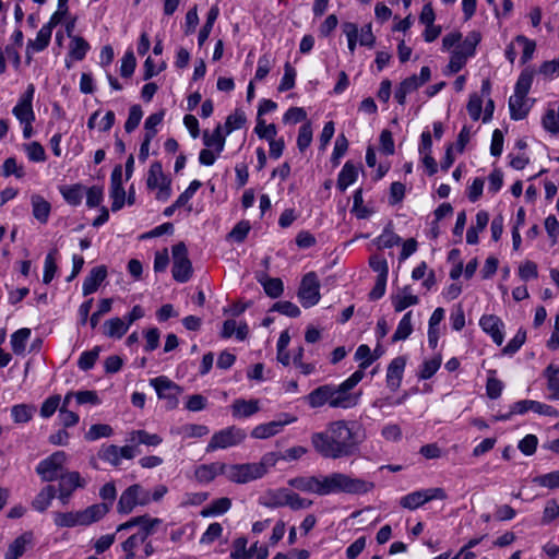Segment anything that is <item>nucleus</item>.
<instances>
[{
	"label": "nucleus",
	"mask_w": 559,
	"mask_h": 559,
	"mask_svg": "<svg viewBox=\"0 0 559 559\" xmlns=\"http://www.w3.org/2000/svg\"><path fill=\"white\" fill-rule=\"evenodd\" d=\"M288 485L299 491L318 496L337 493L361 496L372 491L374 488L372 481L341 472L318 476H298L290 478Z\"/></svg>",
	"instance_id": "1"
},
{
	"label": "nucleus",
	"mask_w": 559,
	"mask_h": 559,
	"mask_svg": "<svg viewBox=\"0 0 559 559\" xmlns=\"http://www.w3.org/2000/svg\"><path fill=\"white\" fill-rule=\"evenodd\" d=\"M361 428L355 421L335 420L325 431L314 432L311 443L314 450L326 459H341L355 454L362 441Z\"/></svg>",
	"instance_id": "2"
},
{
	"label": "nucleus",
	"mask_w": 559,
	"mask_h": 559,
	"mask_svg": "<svg viewBox=\"0 0 559 559\" xmlns=\"http://www.w3.org/2000/svg\"><path fill=\"white\" fill-rule=\"evenodd\" d=\"M160 523L157 518L141 515L118 525L117 533L138 527V531L121 544L124 554L122 559H146L152 556L154 548L148 537Z\"/></svg>",
	"instance_id": "3"
},
{
	"label": "nucleus",
	"mask_w": 559,
	"mask_h": 559,
	"mask_svg": "<svg viewBox=\"0 0 559 559\" xmlns=\"http://www.w3.org/2000/svg\"><path fill=\"white\" fill-rule=\"evenodd\" d=\"M280 460V453L267 452L259 462L226 464V478L235 484H247L261 479Z\"/></svg>",
	"instance_id": "4"
},
{
	"label": "nucleus",
	"mask_w": 559,
	"mask_h": 559,
	"mask_svg": "<svg viewBox=\"0 0 559 559\" xmlns=\"http://www.w3.org/2000/svg\"><path fill=\"white\" fill-rule=\"evenodd\" d=\"M108 510L105 503H96L81 511L57 512L53 523L58 527L88 526L103 519Z\"/></svg>",
	"instance_id": "5"
},
{
	"label": "nucleus",
	"mask_w": 559,
	"mask_h": 559,
	"mask_svg": "<svg viewBox=\"0 0 559 559\" xmlns=\"http://www.w3.org/2000/svg\"><path fill=\"white\" fill-rule=\"evenodd\" d=\"M481 40V35L477 31H473L466 35L463 41L453 50L448 66L443 70L445 75H451L460 72L467 63L469 58L476 53V47Z\"/></svg>",
	"instance_id": "6"
},
{
	"label": "nucleus",
	"mask_w": 559,
	"mask_h": 559,
	"mask_svg": "<svg viewBox=\"0 0 559 559\" xmlns=\"http://www.w3.org/2000/svg\"><path fill=\"white\" fill-rule=\"evenodd\" d=\"M362 380L361 371H355L342 383L332 384V408L348 409L355 407L360 400V392H352V390Z\"/></svg>",
	"instance_id": "7"
},
{
	"label": "nucleus",
	"mask_w": 559,
	"mask_h": 559,
	"mask_svg": "<svg viewBox=\"0 0 559 559\" xmlns=\"http://www.w3.org/2000/svg\"><path fill=\"white\" fill-rule=\"evenodd\" d=\"M151 503V491L140 484H133L122 491L117 503L120 514H129L138 507Z\"/></svg>",
	"instance_id": "8"
},
{
	"label": "nucleus",
	"mask_w": 559,
	"mask_h": 559,
	"mask_svg": "<svg viewBox=\"0 0 559 559\" xmlns=\"http://www.w3.org/2000/svg\"><path fill=\"white\" fill-rule=\"evenodd\" d=\"M146 187L154 192L157 201L166 202L171 197V179L164 174L159 162L151 164L146 177Z\"/></svg>",
	"instance_id": "9"
},
{
	"label": "nucleus",
	"mask_w": 559,
	"mask_h": 559,
	"mask_svg": "<svg viewBox=\"0 0 559 559\" xmlns=\"http://www.w3.org/2000/svg\"><path fill=\"white\" fill-rule=\"evenodd\" d=\"M246 438L247 432L245 429L237 426H229L213 433L205 451L210 453L217 450L234 448L240 445Z\"/></svg>",
	"instance_id": "10"
},
{
	"label": "nucleus",
	"mask_w": 559,
	"mask_h": 559,
	"mask_svg": "<svg viewBox=\"0 0 559 559\" xmlns=\"http://www.w3.org/2000/svg\"><path fill=\"white\" fill-rule=\"evenodd\" d=\"M173 255V277L179 283H186L191 278L192 264L188 257V249L183 242H179L171 248Z\"/></svg>",
	"instance_id": "11"
},
{
	"label": "nucleus",
	"mask_w": 559,
	"mask_h": 559,
	"mask_svg": "<svg viewBox=\"0 0 559 559\" xmlns=\"http://www.w3.org/2000/svg\"><path fill=\"white\" fill-rule=\"evenodd\" d=\"M68 455L63 451H57L47 459L40 461L36 467L37 474L44 481H52L63 474V467Z\"/></svg>",
	"instance_id": "12"
},
{
	"label": "nucleus",
	"mask_w": 559,
	"mask_h": 559,
	"mask_svg": "<svg viewBox=\"0 0 559 559\" xmlns=\"http://www.w3.org/2000/svg\"><path fill=\"white\" fill-rule=\"evenodd\" d=\"M431 79V70L429 67H423L420 74H413L404 79L395 88L394 98L396 102L404 106L406 104L407 95L417 91L420 86L427 83Z\"/></svg>",
	"instance_id": "13"
},
{
	"label": "nucleus",
	"mask_w": 559,
	"mask_h": 559,
	"mask_svg": "<svg viewBox=\"0 0 559 559\" xmlns=\"http://www.w3.org/2000/svg\"><path fill=\"white\" fill-rule=\"evenodd\" d=\"M445 498L447 493L442 488L420 489L403 496L400 499V506L408 510H416L431 500H444Z\"/></svg>",
	"instance_id": "14"
},
{
	"label": "nucleus",
	"mask_w": 559,
	"mask_h": 559,
	"mask_svg": "<svg viewBox=\"0 0 559 559\" xmlns=\"http://www.w3.org/2000/svg\"><path fill=\"white\" fill-rule=\"evenodd\" d=\"M320 284L316 273H307L300 283L298 298L304 308H310L320 300Z\"/></svg>",
	"instance_id": "15"
},
{
	"label": "nucleus",
	"mask_w": 559,
	"mask_h": 559,
	"mask_svg": "<svg viewBox=\"0 0 559 559\" xmlns=\"http://www.w3.org/2000/svg\"><path fill=\"white\" fill-rule=\"evenodd\" d=\"M135 456V451L132 445L118 447L115 444H102L97 452V457L103 462L118 467L122 460H132Z\"/></svg>",
	"instance_id": "16"
},
{
	"label": "nucleus",
	"mask_w": 559,
	"mask_h": 559,
	"mask_svg": "<svg viewBox=\"0 0 559 559\" xmlns=\"http://www.w3.org/2000/svg\"><path fill=\"white\" fill-rule=\"evenodd\" d=\"M150 384L155 389L157 396L167 401L168 408H175L178 405V396L181 389L167 377L160 376L150 380Z\"/></svg>",
	"instance_id": "17"
},
{
	"label": "nucleus",
	"mask_w": 559,
	"mask_h": 559,
	"mask_svg": "<svg viewBox=\"0 0 559 559\" xmlns=\"http://www.w3.org/2000/svg\"><path fill=\"white\" fill-rule=\"evenodd\" d=\"M35 95L34 84H28L25 92L20 95L12 114L19 122L35 121V111L33 109V99Z\"/></svg>",
	"instance_id": "18"
},
{
	"label": "nucleus",
	"mask_w": 559,
	"mask_h": 559,
	"mask_svg": "<svg viewBox=\"0 0 559 559\" xmlns=\"http://www.w3.org/2000/svg\"><path fill=\"white\" fill-rule=\"evenodd\" d=\"M478 324L481 331L487 334L496 345L501 346L503 344L506 324L501 318L496 314L485 313L480 317Z\"/></svg>",
	"instance_id": "19"
},
{
	"label": "nucleus",
	"mask_w": 559,
	"mask_h": 559,
	"mask_svg": "<svg viewBox=\"0 0 559 559\" xmlns=\"http://www.w3.org/2000/svg\"><path fill=\"white\" fill-rule=\"evenodd\" d=\"M297 420V417L289 414H284L280 420H272L265 424L255 426L251 431V437L254 439H267L280 433L283 428Z\"/></svg>",
	"instance_id": "20"
},
{
	"label": "nucleus",
	"mask_w": 559,
	"mask_h": 559,
	"mask_svg": "<svg viewBox=\"0 0 559 559\" xmlns=\"http://www.w3.org/2000/svg\"><path fill=\"white\" fill-rule=\"evenodd\" d=\"M59 479L58 499L62 504H67L69 502L75 489L85 486V480L78 472L63 473Z\"/></svg>",
	"instance_id": "21"
},
{
	"label": "nucleus",
	"mask_w": 559,
	"mask_h": 559,
	"mask_svg": "<svg viewBox=\"0 0 559 559\" xmlns=\"http://www.w3.org/2000/svg\"><path fill=\"white\" fill-rule=\"evenodd\" d=\"M342 32L348 38V33L353 35V40L358 41L360 46L371 48L374 45L376 37L372 33V26L370 23L358 27L356 23L345 22L342 24Z\"/></svg>",
	"instance_id": "22"
},
{
	"label": "nucleus",
	"mask_w": 559,
	"mask_h": 559,
	"mask_svg": "<svg viewBox=\"0 0 559 559\" xmlns=\"http://www.w3.org/2000/svg\"><path fill=\"white\" fill-rule=\"evenodd\" d=\"M527 412H533L543 416L559 417V412L556 408L538 401L521 400L512 404V413L523 415Z\"/></svg>",
	"instance_id": "23"
},
{
	"label": "nucleus",
	"mask_w": 559,
	"mask_h": 559,
	"mask_svg": "<svg viewBox=\"0 0 559 559\" xmlns=\"http://www.w3.org/2000/svg\"><path fill=\"white\" fill-rule=\"evenodd\" d=\"M219 475L226 477V463L213 462L201 464L194 469L195 479L202 484H209Z\"/></svg>",
	"instance_id": "24"
},
{
	"label": "nucleus",
	"mask_w": 559,
	"mask_h": 559,
	"mask_svg": "<svg viewBox=\"0 0 559 559\" xmlns=\"http://www.w3.org/2000/svg\"><path fill=\"white\" fill-rule=\"evenodd\" d=\"M33 545L34 534L29 531L24 532L8 546V550L4 554V559L21 558L28 548L33 547Z\"/></svg>",
	"instance_id": "25"
},
{
	"label": "nucleus",
	"mask_w": 559,
	"mask_h": 559,
	"mask_svg": "<svg viewBox=\"0 0 559 559\" xmlns=\"http://www.w3.org/2000/svg\"><path fill=\"white\" fill-rule=\"evenodd\" d=\"M406 366V359L404 357L394 358L386 369V386L395 392L399 390L402 383L404 370Z\"/></svg>",
	"instance_id": "26"
},
{
	"label": "nucleus",
	"mask_w": 559,
	"mask_h": 559,
	"mask_svg": "<svg viewBox=\"0 0 559 559\" xmlns=\"http://www.w3.org/2000/svg\"><path fill=\"white\" fill-rule=\"evenodd\" d=\"M111 185H110V199L112 201L111 203V210L114 212L119 211L124 205L126 200V191L122 187L121 182V168L116 167L111 174L110 178Z\"/></svg>",
	"instance_id": "27"
},
{
	"label": "nucleus",
	"mask_w": 559,
	"mask_h": 559,
	"mask_svg": "<svg viewBox=\"0 0 559 559\" xmlns=\"http://www.w3.org/2000/svg\"><path fill=\"white\" fill-rule=\"evenodd\" d=\"M392 306L396 312H402L408 307L419 302L418 296L413 294L411 286L399 288L391 295Z\"/></svg>",
	"instance_id": "28"
},
{
	"label": "nucleus",
	"mask_w": 559,
	"mask_h": 559,
	"mask_svg": "<svg viewBox=\"0 0 559 559\" xmlns=\"http://www.w3.org/2000/svg\"><path fill=\"white\" fill-rule=\"evenodd\" d=\"M276 496L282 498V501H276L274 507H289L293 510L307 509L312 504L311 500L300 497L298 493L287 489H278Z\"/></svg>",
	"instance_id": "29"
},
{
	"label": "nucleus",
	"mask_w": 559,
	"mask_h": 559,
	"mask_svg": "<svg viewBox=\"0 0 559 559\" xmlns=\"http://www.w3.org/2000/svg\"><path fill=\"white\" fill-rule=\"evenodd\" d=\"M305 400L311 408H320L324 405H329L331 407L332 384L318 386L312 390Z\"/></svg>",
	"instance_id": "30"
},
{
	"label": "nucleus",
	"mask_w": 559,
	"mask_h": 559,
	"mask_svg": "<svg viewBox=\"0 0 559 559\" xmlns=\"http://www.w3.org/2000/svg\"><path fill=\"white\" fill-rule=\"evenodd\" d=\"M107 276V269L104 265L93 267L85 277L82 292L84 296L95 293Z\"/></svg>",
	"instance_id": "31"
},
{
	"label": "nucleus",
	"mask_w": 559,
	"mask_h": 559,
	"mask_svg": "<svg viewBox=\"0 0 559 559\" xmlns=\"http://www.w3.org/2000/svg\"><path fill=\"white\" fill-rule=\"evenodd\" d=\"M90 44L81 36L72 37L69 45V51L66 58L67 68H71L72 61H81L90 50Z\"/></svg>",
	"instance_id": "32"
},
{
	"label": "nucleus",
	"mask_w": 559,
	"mask_h": 559,
	"mask_svg": "<svg viewBox=\"0 0 559 559\" xmlns=\"http://www.w3.org/2000/svg\"><path fill=\"white\" fill-rule=\"evenodd\" d=\"M226 138L227 135L223 131L222 124H217L212 132L205 130L202 135L203 144L205 147L215 150L216 153H222L224 151Z\"/></svg>",
	"instance_id": "33"
},
{
	"label": "nucleus",
	"mask_w": 559,
	"mask_h": 559,
	"mask_svg": "<svg viewBox=\"0 0 559 559\" xmlns=\"http://www.w3.org/2000/svg\"><path fill=\"white\" fill-rule=\"evenodd\" d=\"M260 409V403L258 400H243L237 399L231 404V414L234 418L241 419L248 418Z\"/></svg>",
	"instance_id": "34"
},
{
	"label": "nucleus",
	"mask_w": 559,
	"mask_h": 559,
	"mask_svg": "<svg viewBox=\"0 0 559 559\" xmlns=\"http://www.w3.org/2000/svg\"><path fill=\"white\" fill-rule=\"evenodd\" d=\"M130 325L124 318L115 317L103 324V334L109 338L120 340L129 330Z\"/></svg>",
	"instance_id": "35"
},
{
	"label": "nucleus",
	"mask_w": 559,
	"mask_h": 559,
	"mask_svg": "<svg viewBox=\"0 0 559 559\" xmlns=\"http://www.w3.org/2000/svg\"><path fill=\"white\" fill-rule=\"evenodd\" d=\"M51 35H52V32L49 31V27L43 25L40 27V29L38 31L36 38L31 39L27 43V46H26L27 57L29 58L31 55L45 50L51 40Z\"/></svg>",
	"instance_id": "36"
},
{
	"label": "nucleus",
	"mask_w": 559,
	"mask_h": 559,
	"mask_svg": "<svg viewBox=\"0 0 559 559\" xmlns=\"http://www.w3.org/2000/svg\"><path fill=\"white\" fill-rule=\"evenodd\" d=\"M527 95H521L513 93L509 98L510 116L513 120L524 119L528 111L530 106L526 98Z\"/></svg>",
	"instance_id": "37"
},
{
	"label": "nucleus",
	"mask_w": 559,
	"mask_h": 559,
	"mask_svg": "<svg viewBox=\"0 0 559 559\" xmlns=\"http://www.w3.org/2000/svg\"><path fill=\"white\" fill-rule=\"evenodd\" d=\"M71 400H72V395L66 394L63 397L62 404L59 408V413H58L59 424L64 429L74 427L80 421V416L75 412H72L69 409Z\"/></svg>",
	"instance_id": "38"
},
{
	"label": "nucleus",
	"mask_w": 559,
	"mask_h": 559,
	"mask_svg": "<svg viewBox=\"0 0 559 559\" xmlns=\"http://www.w3.org/2000/svg\"><path fill=\"white\" fill-rule=\"evenodd\" d=\"M231 508V500L227 497H222L213 500L200 511L202 518L219 516L228 512Z\"/></svg>",
	"instance_id": "39"
},
{
	"label": "nucleus",
	"mask_w": 559,
	"mask_h": 559,
	"mask_svg": "<svg viewBox=\"0 0 559 559\" xmlns=\"http://www.w3.org/2000/svg\"><path fill=\"white\" fill-rule=\"evenodd\" d=\"M489 222V214L486 211H478L475 217V224H473L466 233V242L468 245L478 243V234L481 233Z\"/></svg>",
	"instance_id": "40"
},
{
	"label": "nucleus",
	"mask_w": 559,
	"mask_h": 559,
	"mask_svg": "<svg viewBox=\"0 0 559 559\" xmlns=\"http://www.w3.org/2000/svg\"><path fill=\"white\" fill-rule=\"evenodd\" d=\"M59 190L68 204L79 206L82 203L85 188L81 183L62 186Z\"/></svg>",
	"instance_id": "41"
},
{
	"label": "nucleus",
	"mask_w": 559,
	"mask_h": 559,
	"mask_svg": "<svg viewBox=\"0 0 559 559\" xmlns=\"http://www.w3.org/2000/svg\"><path fill=\"white\" fill-rule=\"evenodd\" d=\"M32 212L34 217L39 223H46L49 218L51 206L50 203L39 194H34L31 198Z\"/></svg>",
	"instance_id": "42"
},
{
	"label": "nucleus",
	"mask_w": 559,
	"mask_h": 559,
	"mask_svg": "<svg viewBox=\"0 0 559 559\" xmlns=\"http://www.w3.org/2000/svg\"><path fill=\"white\" fill-rule=\"evenodd\" d=\"M544 129L551 133H559V104L549 105L542 118Z\"/></svg>",
	"instance_id": "43"
},
{
	"label": "nucleus",
	"mask_w": 559,
	"mask_h": 559,
	"mask_svg": "<svg viewBox=\"0 0 559 559\" xmlns=\"http://www.w3.org/2000/svg\"><path fill=\"white\" fill-rule=\"evenodd\" d=\"M358 178V168L350 162H346L341 169L337 178V188L345 191Z\"/></svg>",
	"instance_id": "44"
},
{
	"label": "nucleus",
	"mask_w": 559,
	"mask_h": 559,
	"mask_svg": "<svg viewBox=\"0 0 559 559\" xmlns=\"http://www.w3.org/2000/svg\"><path fill=\"white\" fill-rule=\"evenodd\" d=\"M31 334V329L21 328L11 335L10 344L15 355H24Z\"/></svg>",
	"instance_id": "45"
},
{
	"label": "nucleus",
	"mask_w": 559,
	"mask_h": 559,
	"mask_svg": "<svg viewBox=\"0 0 559 559\" xmlns=\"http://www.w3.org/2000/svg\"><path fill=\"white\" fill-rule=\"evenodd\" d=\"M22 150L25 153L27 159L32 163H44L47 159V154L44 146L37 141L22 144Z\"/></svg>",
	"instance_id": "46"
},
{
	"label": "nucleus",
	"mask_w": 559,
	"mask_h": 559,
	"mask_svg": "<svg viewBox=\"0 0 559 559\" xmlns=\"http://www.w3.org/2000/svg\"><path fill=\"white\" fill-rule=\"evenodd\" d=\"M352 213L358 219L369 218L373 214V210L371 207H369L368 205H365V203H364L361 189H357L354 192Z\"/></svg>",
	"instance_id": "47"
},
{
	"label": "nucleus",
	"mask_w": 559,
	"mask_h": 559,
	"mask_svg": "<svg viewBox=\"0 0 559 559\" xmlns=\"http://www.w3.org/2000/svg\"><path fill=\"white\" fill-rule=\"evenodd\" d=\"M550 399L559 400V367L550 364L545 370Z\"/></svg>",
	"instance_id": "48"
},
{
	"label": "nucleus",
	"mask_w": 559,
	"mask_h": 559,
	"mask_svg": "<svg viewBox=\"0 0 559 559\" xmlns=\"http://www.w3.org/2000/svg\"><path fill=\"white\" fill-rule=\"evenodd\" d=\"M246 122V114L241 109H236L226 118V121L223 126V131L228 136L231 132L241 129Z\"/></svg>",
	"instance_id": "49"
},
{
	"label": "nucleus",
	"mask_w": 559,
	"mask_h": 559,
	"mask_svg": "<svg viewBox=\"0 0 559 559\" xmlns=\"http://www.w3.org/2000/svg\"><path fill=\"white\" fill-rule=\"evenodd\" d=\"M129 440L150 447H157L162 443L163 439L157 433H150L145 430H133L130 432Z\"/></svg>",
	"instance_id": "50"
},
{
	"label": "nucleus",
	"mask_w": 559,
	"mask_h": 559,
	"mask_svg": "<svg viewBox=\"0 0 559 559\" xmlns=\"http://www.w3.org/2000/svg\"><path fill=\"white\" fill-rule=\"evenodd\" d=\"M56 497V489L53 486H46L40 490V492L36 496L33 501V507L39 511H45L50 504L53 498Z\"/></svg>",
	"instance_id": "51"
},
{
	"label": "nucleus",
	"mask_w": 559,
	"mask_h": 559,
	"mask_svg": "<svg viewBox=\"0 0 559 559\" xmlns=\"http://www.w3.org/2000/svg\"><path fill=\"white\" fill-rule=\"evenodd\" d=\"M209 427L200 424H187L177 430V433L180 435L183 439L202 438L209 435Z\"/></svg>",
	"instance_id": "52"
},
{
	"label": "nucleus",
	"mask_w": 559,
	"mask_h": 559,
	"mask_svg": "<svg viewBox=\"0 0 559 559\" xmlns=\"http://www.w3.org/2000/svg\"><path fill=\"white\" fill-rule=\"evenodd\" d=\"M412 311L406 312L400 320L392 336L393 342L406 340L413 332Z\"/></svg>",
	"instance_id": "53"
},
{
	"label": "nucleus",
	"mask_w": 559,
	"mask_h": 559,
	"mask_svg": "<svg viewBox=\"0 0 559 559\" xmlns=\"http://www.w3.org/2000/svg\"><path fill=\"white\" fill-rule=\"evenodd\" d=\"M355 360L359 362V368L357 371H361L364 378L365 370L376 360V357L372 356L368 345L361 344L356 349Z\"/></svg>",
	"instance_id": "54"
},
{
	"label": "nucleus",
	"mask_w": 559,
	"mask_h": 559,
	"mask_svg": "<svg viewBox=\"0 0 559 559\" xmlns=\"http://www.w3.org/2000/svg\"><path fill=\"white\" fill-rule=\"evenodd\" d=\"M218 13H219V11H218L217 7H213L209 11L206 22L199 32V36H198L199 46H203L204 43L207 40V38L212 32L213 25L218 16Z\"/></svg>",
	"instance_id": "55"
},
{
	"label": "nucleus",
	"mask_w": 559,
	"mask_h": 559,
	"mask_svg": "<svg viewBox=\"0 0 559 559\" xmlns=\"http://www.w3.org/2000/svg\"><path fill=\"white\" fill-rule=\"evenodd\" d=\"M442 358L440 355H436L430 359L424 360L418 373V378L421 380L430 379L439 370Z\"/></svg>",
	"instance_id": "56"
},
{
	"label": "nucleus",
	"mask_w": 559,
	"mask_h": 559,
	"mask_svg": "<svg viewBox=\"0 0 559 559\" xmlns=\"http://www.w3.org/2000/svg\"><path fill=\"white\" fill-rule=\"evenodd\" d=\"M264 288V292L271 298H277L283 294L284 286L281 278L277 277H264L259 280Z\"/></svg>",
	"instance_id": "57"
},
{
	"label": "nucleus",
	"mask_w": 559,
	"mask_h": 559,
	"mask_svg": "<svg viewBox=\"0 0 559 559\" xmlns=\"http://www.w3.org/2000/svg\"><path fill=\"white\" fill-rule=\"evenodd\" d=\"M114 435V429L107 424H95L90 427L84 438L87 441H96L102 438H109Z\"/></svg>",
	"instance_id": "58"
},
{
	"label": "nucleus",
	"mask_w": 559,
	"mask_h": 559,
	"mask_svg": "<svg viewBox=\"0 0 559 559\" xmlns=\"http://www.w3.org/2000/svg\"><path fill=\"white\" fill-rule=\"evenodd\" d=\"M532 481L540 487L554 490L559 489V469L535 476Z\"/></svg>",
	"instance_id": "59"
},
{
	"label": "nucleus",
	"mask_w": 559,
	"mask_h": 559,
	"mask_svg": "<svg viewBox=\"0 0 559 559\" xmlns=\"http://www.w3.org/2000/svg\"><path fill=\"white\" fill-rule=\"evenodd\" d=\"M35 407L27 404L14 405L11 409V416L14 423H27L33 418Z\"/></svg>",
	"instance_id": "60"
},
{
	"label": "nucleus",
	"mask_w": 559,
	"mask_h": 559,
	"mask_svg": "<svg viewBox=\"0 0 559 559\" xmlns=\"http://www.w3.org/2000/svg\"><path fill=\"white\" fill-rule=\"evenodd\" d=\"M254 133L263 140L272 141L277 135V128L274 123L266 124L262 118H257V124L254 127Z\"/></svg>",
	"instance_id": "61"
},
{
	"label": "nucleus",
	"mask_w": 559,
	"mask_h": 559,
	"mask_svg": "<svg viewBox=\"0 0 559 559\" xmlns=\"http://www.w3.org/2000/svg\"><path fill=\"white\" fill-rule=\"evenodd\" d=\"M224 528L221 523H211L205 532L201 535L199 543L201 545H212L215 540L219 539L223 535Z\"/></svg>",
	"instance_id": "62"
},
{
	"label": "nucleus",
	"mask_w": 559,
	"mask_h": 559,
	"mask_svg": "<svg viewBox=\"0 0 559 559\" xmlns=\"http://www.w3.org/2000/svg\"><path fill=\"white\" fill-rule=\"evenodd\" d=\"M2 174L5 177L14 176L22 179L25 176V168L23 164L17 163L15 157H8L2 165Z\"/></svg>",
	"instance_id": "63"
},
{
	"label": "nucleus",
	"mask_w": 559,
	"mask_h": 559,
	"mask_svg": "<svg viewBox=\"0 0 559 559\" xmlns=\"http://www.w3.org/2000/svg\"><path fill=\"white\" fill-rule=\"evenodd\" d=\"M61 404L62 403H61L60 395H58V394L50 395L43 402V404L40 406V411H39L40 416L45 419L50 418L57 411H59Z\"/></svg>",
	"instance_id": "64"
}]
</instances>
